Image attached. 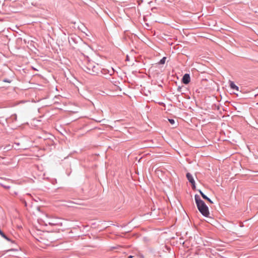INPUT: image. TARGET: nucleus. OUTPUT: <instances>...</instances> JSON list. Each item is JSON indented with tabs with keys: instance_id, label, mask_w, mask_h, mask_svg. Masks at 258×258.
<instances>
[{
	"instance_id": "obj_11",
	"label": "nucleus",
	"mask_w": 258,
	"mask_h": 258,
	"mask_svg": "<svg viewBox=\"0 0 258 258\" xmlns=\"http://www.w3.org/2000/svg\"><path fill=\"white\" fill-rule=\"evenodd\" d=\"M168 120L171 124H174L175 123V121L173 119H169Z\"/></svg>"
},
{
	"instance_id": "obj_8",
	"label": "nucleus",
	"mask_w": 258,
	"mask_h": 258,
	"mask_svg": "<svg viewBox=\"0 0 258 258\" xmlns=\"http://www.w3.org/2000/svg\"><path fill=\"white\" fill-rule=\"evenodd\" d=\"M166 59V57H163L160 60V61L159 62V64H163L165 63V60Z\"/></svg>"
},
{
	"instance_id": "obj_2",
	"label": "nucleus",
	"mask_w": 258,
	"mask_h": 258,
	"mask_svg": "<svg viewBox=\"0 0 258 258\" xmlns=\"http://www.w3.org/2000/svg\"><path fill=\"white\" fill-rule=\"evenodd\" d=\"M97 66H98L97 64ZM87 69L89 73L95 74L98 73L99 69L98 66H95L94 62H89L87 65Z\"/></svg>"
},
{
	"instance_id": "obj_3",
	"label": "nucleus",
	"mask_w": 258,
	"mask_h": 258,
	"mask_svg": "<svg viewBox=\"0 0 258 258\" xmlns=\"http://www.w3.org/2000/svg\"><path fill=\"white\" fill-rule=\"evenodd\" d=\"M48 224L51 225H56V226H62V224L60 222V220L59 218H50L48 221Z\"/></svg>"
},
{
	"instance_id": "obj_14",
	"label": "nucleus",
	"mask_w": 258,
	"mask_h": 258,
	"mask_svg": "<svg viewBox=\"0 0 258 258\" xmlns=\"http://www.w3.org/2000/svg\"><path fill=\"white\" fill-rule=\"evenodd\" d=\"M132 257H133V256H132V255H130L128 256V258H132Z\"/></svg>"
},
{
	"instance_id": "obj_10",
	"label": "nucleus",
	"mask_w": 258,
	"mask_h": 258,
	"mask_svg": "<svg viewBox=\"0 0 258 258\" xmlns=\"http://www.w3.org/2000/svg\"><path fill=\"white\" fill-rule=\"evenodd\" d=\"M0 234L2 237L5 238V239H6L8 240H9V238L6 236V235L2 231V230L1 229H0Z\"/></svg>"
},
{
	"instance_id": "obj_6",
	"label": "nucleus",
	"mask_w": 258,
	"mask_h": 258,
	"mask_svg": "<svg viewBox=\"0 0 258 258\" xmlns=\"http://www.w3.org/2000/svg\"><path fill=\"white\" fill-rule=\"evenodd\" d=\"M230 86L231 89L238 91V87L233 82H230Z\"/></svg>"
},
{
	"instance_id": "obj_12",
	"label": "nucleus",
	"mask_w": 258,
	"mask_h": 258,
	"mask_svg": "<svg viewBox=\"0 0 258 258\" xmlns=\"http://www.w3.org/2000/svg\"><path fill=\"white\" fill-rule=\"evenodd\" d=\"M192 187L194 189L196 188L195 181H194V183H191Z\"/></svg>"
},
{
	"instance_id": "obj_5",
	"label": "nucleus",
	"mask_w": 258,
	"mask_h": 258,
	"mask_svg": "<svg viewBox=\"0 0 258 258\" xmlns=\"http://www.w3.org/2000/svg\"><path fill=\"white\" fill-rule=\"evenodd\" d=\"M186 176L189 182H190L191 183H194V179L193 178L190 173H187L186 175Z\"/></svg>"
},
{
	"instance_id": "obj_13",
	"label": "nucleus",
	"mask_w": 258,
	"mask_h": 258,
	"mask_svg": "<svg viewBox=\"0 0 258 258\" xmlns=\"http://www.w3.org/2000/svg\"><path fill=\"white\" fill-rule=\"evenodd\" d=\"M207 201H209L211 203H213L212 201L210 199H209V200H207Z\"/></svg>"
},
{
	"instance_id": "obj_1",
	"label": "nucleus",
	"mask_w": 258,
	"mask_h": 258,
	"mask_svg": "<svg viewBox=\"0 0 258 258\" xmlns=\"http://www.w3.org/2000/svg\"><path fill=\"white\" fill-rule=\"evenodd\" d=\"M195 199L199 211L203 216L205 217H208L210 214L209 209L204 202L201 200L200 197L197 195H195Z\"/></svg>"
},
{
	"instance_id": "obj_4",
	"label": "nucleus",
	"mask_w": 258,
	"mask_h": 258,
	"mask_svg": "<svg viewBox=\"0 0 258 258\" xmlns=\"http://www.w3.org/2000/svg\"><path fill=\"white\" fill-rule=\"evenodd\" d=\"M182 81L184 84H188L190 81V78L189 74H185L182 78Z\"/></svg>"
},
{
	"instance_id": "obj_7",
	"label": "nucleus",
	"mask_w": 258,
	"mask_h": 258,
	"mask_svg": "<svg viewBox=\"0 0 258 258\" xmlns=\"http://www.w3.org/2000/svg\"><path fill=\"white\" fill-rule=\"evenodd\" d=\"M199 192L201 194V195L202 196V197L205 200H209V198H208L206 195H205L204 194V193L201 190H199Z\"/></svg>"
},
{
	"instance_id": "obj_9",
	"label": "nucleus",
	"mask_w": 258,
	"mask_h": 258,
	"mask_svg": "<svg viewBox=\"0 0 258 258\" xmlns=\"http://www.w3.org/2000/svg\"><path fill=\"white\" fill-rule=\"evenodd\" d=\"M45 237L46 236H45V234H43L42 237H40L39 238H36V239L38 241H41L45 240Z\"/></svg>"
}]
</instances>
